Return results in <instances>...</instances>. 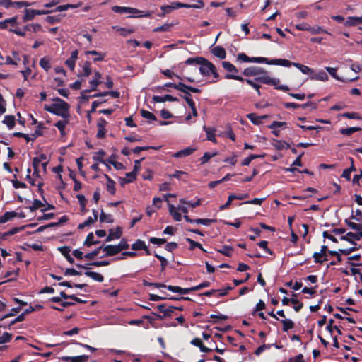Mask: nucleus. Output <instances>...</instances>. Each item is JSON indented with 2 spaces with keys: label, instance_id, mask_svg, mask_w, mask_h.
<instances>
[{
  "label": "nucleus",
  "instance_id": "nucleus-33",
  "mask_svg": "<svg viewBox=\"0 0 362 362\" xmlns=\"http://www.w3.org/2000/svg\"><path fill=\"white\" fill-rule=\"evenodd\" d=\"M361 129L358 127L342 128L339 130L340 133L343 135L351 136L352 134L360 131Z\"/></svg>",
  "mask_w": 362,
  "mask_h": 362
},
{
  "label": "nucleus",
  "instance_id": "nucleus-54",
  "mask_svg": "<svg viewBox=\"0 0 362 362\" xmlns=\"http://www.w3.org/2000/svg\"><path fill=\"white\" fill-rule=\"evenodd\" d=\"M100 221L101 222L112 223L114 221L110 214H106L103 211H101L100 215Z\"/></svg>",
  "mask_w": 362,
  "mask_h": 362
},
{
  "label": "nucleus",
  "instance_id": "nucleus-15",
  "mask_svg": "<svg viewBox=\"0 0 362 362\" xmlns=\"http://www.w3.org/2000/svg\"><path fill=\"white\" fill-rule=\"evenodd\" d=\"M190 343H191V344H192L197 347H199L201 352L209 353V352L212 351L211 349L208 348L204 345L202 341L199 338H197V337L194 338L191 341Z\"/></svg>",
  "mask_w": 362,
  "mask_h": 362
},
{
  "label": "nucleus",
  "instance_id": "nucleus-56",
  "mask_svg": "<svg viewBox=\"0 0 362 362\" xmlns=\"http://www.w3.org/2000/svg\"><path fill=\"white\" fill-rule=\"evenodd\" d=\"M309 32L311 33V34H313V35H317V34H320L321 33H327V34L331 35V33H329L327 30H324L320 26H315V27H311L310 26V29Z\"/></svg>",
  "mask_w": 362,
  "mask_h": 362
},
{
  "label": "nucleus",
  "instance_id": "nucleus-20",
  "mask_svg": "<svg viewBox=\"0 0 362 362\" xmlns=\"http://www.w3.org/2000/svg\"><path fill=\"white\" fill-rule=\"evenodd\" d=\"M211 53L216 57L224 59L226 57V52L225 49L221 46H216L211 49Z\"/></svg>",
  "mask_w": 362,
  "mask_h": 362
},
{
  "label": "nucleus",
  "instance_id": "nucleus-2",
  "mask_svg": "<svg viewBox=\"0 0 362 362\" xmlns=\"http://www.w3.org/2000/svg\"><path fill=\"white\" fill-rule=\"evenodd\" d=\"M237 60L243 62L265 63L269 65H279L286 67L293 66V64L295 63L284 59H269L268 58L263 57H250L243 52L238 54Z\"/></svg>",
  "mask_w": 362,
  "mask_h": 362
},
{
  "label": "nucleus",
  "instance_id": "nucleus-26",
  "mask_svg": "<svg viewBox=\"0 0 362 362\" xmlns=\"http://www.w3.org/2000/svg\"><path fill=\"white\" fill-rule=\"evenodd\" d=\"M293 66L296 68L298 69L303 74H310L312 75L313 70L306 65L301 64L300 63L296 62L293 64Z\"/></svg>",
  "mask_w": 362,
  "mask_h": 362
},
{
  "label": "nucleus",
  "instance_id": "nucleus-10",
  "mask_svg": "<svg viewBox=\"0 0 362 362\" xmlns=\"http://www.w3.org/2000/svg\"><path fill=\"white\" fill-rule=\"evenodd\" d=\"M256 82H259L264 84L276 86L279 83L280 81L279 78H271L268 76H259L255 78Z\"/></svg>",
  "mask_w": 362,
  "mask_h": 362
},
{
  "label": "nucleus",
  "instance_id": "nucleus-17",
  "mask_svg": "<svg viewBox=\"0 0 362 362\" xmlns=\"http://www.w3.org/2000/svg\"><path fill=\"white\" fill-rule=\"evenodd\" d=\"M103 251L105 252V254L103 256H102L101 257H107V256H114V255H116L118 253H119V252L117 249V246L113 245H104Z\"/></svg>",
  "mask_w": 362,
  "mask_h": 362
},
{
  "label": "nucleus",
  "instance_id": "nucleus-28",
  "mask_svg": "<svg viewBox=\"0 0 362 362\" xmlns=\"http://www.w3.org/2000/svg\"><path fill=\"white\" fill-rule=\"evenodd\" d=\"M185 240L187 243H189V250H194L195 247H197L200 249L202 251L206 252V250L202 247V245L199 243L196 242L189 238H186Z\"/></svg>",
  "mask_w": 362,
  "mask_h": 362
},
{
  "label": "nucleus",
  "instance_id": "nucleus-35",
  "mask_svg": "<svg viewBox=\"0 0 362 362\" xmlns=\"http://www.w3.org/2000/svg\"><path fill=\"white\" fill-rule=\"evenodd\" d=\"M264 154H262V155L251 154L243 160V162L241 163V165L247 166L250 165V163H251V161L252 160L258 158H264Z\"/></svg>",
  "mask_w": 362,
  "mask_h": 362
},
{
  "label": "nucleus",
  "instance_id": "nucleus-31",
  "mask_svg": "<svg viewBox=\"0 0 362 362\" xmlns=\"http://www.w3.org/2000/svg\"><path fill=\"white\" fill-rule=\"evenodd\" d=\"M222 66L226 71L230 73L237 74L238 72V69L236 68V66L229 62H222Z\"/></svg>",
  "mask_w": 362,
  "mask_h": 362
},
{
  "label": "nucleus",
  "instance_id": "nucleus-12",
  "mask_svg": "<svg viewBox=\"0 0 362 362\" xmlns=\"http://www.w3.org/2000/svg\"><path fill=\"white\" fill-rule=\"evenodd\" d=\"M25 226L14 227L7 232H5L0 235V244L2 241L6 240L8 237L15 235L16 233L24 230Z\"/></svg>",
  "mask_w": 362,
  "mask_h": 362
},
{
  "label": "nucleus",
  "instance_id": "nucleus-40",
  "mask_svg": "<svg viewBox=\"0 0 362 362\" xmlns=\"http://www.w3.org/2000/svg\"><path fill=\"white\" fill-rule=\"evenodd\" d=\"M175 23H165L161 26L157 27L153 29V32L160 33V32H168L170 30V28L173 26Z\"/></svg>",
  "mask_w": 362,
  "mask_h": 362
},
{
  "label": "nucleus",
  "instance_id": "nucleus-37",
  "mask_svg": "<svg viewBox=\"0 0 362 362\" xmlns=\"http://www.w3.org/2000/svg\"><path fill=\"white\" fill-rule=\"evenodd\" d=\"M281 322L283 325L282 329L284 332H288L294 327V322L290 319H284L281 320Z\"/></svg>",
  "mask_w": 362,
  "mask_h": 362
},
{
  "label": "nucleus",
  "instance_id": "nucleus-23",
  "mask_svg": "<svg viewBox=\"0 0 362 362\" xmlns=\"http://www.w3.org/2000/svg\"><path fill=\"white\" fill-rule=\"evenodd\" d=\"M349 160L351 161L350 168L345 169L342 173V177L346 178L347 180H350V179H351V173L356 170V169L354 165V159L352 158L349 157Z\"/></svg>",
  "mask_w": 362,
  "mask_h": 362
},
{
  "label": "nucleus",
  "instance_id": "nucleus-5",
  "mask_svg": "<svg viewBox=\"0 0 362 362\" xmlns=\"http://www.w3.org/2000/svg\"><path fill=\"white\" fill-rule=\"evenodd\" d=\"M225 78H226V79L237 80V81H241V82L245 81L248 85H250L253 88H255V90L257 91V93L259 96L261 95V92H260L261 86H260V85L255 83L254 81H252V79L244 78H243L240 76L235 75V74H227L225 76Z\"/></svg>",
  "mask_w": 362,
  "mask_h": 362
},
{
  "label": "nucleus",
  "instance_id": "nucleus-51",
  "mask_svg": "<svg viewBox=\"0 0 362 362\" xmlns=\"http://www.w3.org/2000/svg\"><path fill=\"white\" fill-rule=\"evenodd\" d=\"M112 11L117 13H129V7L114 6Z\"/></svg>",
  "mask_w": 362,
  "mask_h": 362
},
{
  "label": "nucleus",
  "instance_id": "nucleus-46",
  "mask_svg": "<svg viewBox=\"0 0 362 362\" xmlns=\"http://www.w3.org/2000/svg\"><path fill=\"white\" fill-rule=\"evenodd\" d=\"M169 6L171 11L173 9H177L181 8H189V4L181 3L179 1L172 2L171 4L169 5Z\"/></svg>",
  "mask_w": 362,
  "mask_h": 362
},
{
  "label": "nucleus",
  "instance_id": "nucleus-42",
  "mask_svg": "<svg viewBox=\"0 0 362 362\" xmlns=\"http://www.w3.org/2000/svg\"><path fill=\"white\" fill-rule=\"evenodd\" d=\"M217 155V152L209 153L205 152L202 157L200 158L201 164H205L207 163L211 158L214 157Z\"/></svg>",
  "mask_w": 362,
  "mask_h": 362
},
{
  "label": "nucleus",
  "instance_id": "nucleus-32",
  "mask_svg": "<svg viewBox=\"0 0 362 362\" xmlns=\"http://www.w3.org/2000/svg\"><path fill=\"white\" fill-rule=\"evenodd\" d=\"M15 217H16V211H6L3 216L0 217V224L4 223Z\"/></svg>",
  "mask_w": 362,
  "mask_h": 362
},
{
  "label": "nucleus",
  "instance_id": "nucleus-36",
  "mask_svg": "<svg viewBox=\"0 0 362 362\" xmlns=\"http://www.w3.org/2000/svg\"><path fill=\"white\" fill-rule=\"evenodd\" d=\"M132 249L135 251L142 250L146 249V243L141 239H137L134 243L132 245Z\"/></svg>",
  "mask_w": 362,
  "mask_h": 362
},
{
  "label": "nucleus",
  "instance_id": "nucleus-53",
  "mask_svg": "<svg viewBox=\"0 0 362 362\" xmlns=\"http://www.w3.org/2000/svg\"><path fill=\"white\" fill-rule=\"evenodd\" d=\"M180 202L187 204V205L191 206L192 208H196L201 204V199H197V200L196 202H193L192 201H186L184 199H180Z\"/></svg>",
  "mask_w": 362,
  "mask_h": 362
},
{
  "label": "nucleus",
  "instance_id": "nucleus-27",
  "mask_svg": "<svg viewBox=\"0 0 362 362\" xmlns=\"http://www.w3.org/2000/svg\"><path fill=\"white\" fill-rule=\"evenodd\" d=\"M357 19H360V16H349L347 18L344 24L345 26L347 27H351L355 26L358 24H362V22L359 21Z\"/></svg>",
  "mask_w": 362,
  "mask_h": 362
},
{
  "label": "nucleus",
  "instance_id": "nucleus-58",
  "mask_svg": "<svg viewBox=\"0 0 362 362\" xmlns=\"http://www.w3.org/2000/svg\"><path fill=\"white\" fill-rule=\"evenodd\" d=\"M21 310V307H16L11 309V312L4 315L0 318V321L4 320L6 318L10 317L11 316H14L16 314L18 313Z\"/></svg>",
  "mask_w": 362,
  "mask_h": 362
},
{
  "label": "nucleus",
  "instance_id": "nucleus-3",
  "mask_svg": "<svg viewBox=\"0 0 362 362\" xmlns=\"http://www.w3.org/2000/svg\"><path fill=\"white\" fill-rule=\"evenodd\" d=\"M70 106L67 103H52L50 105H45L44 110L57 116L62 117L65 119L69 117Z\"/></svg>",
  "mask_w": 362,
  "mask_h": 362
},
{
  "label": "nucleus",
  "instance_id": "nucleus-63",
  "mask_svg": "<svg viewBox=\"0 0 362 362\" xmlns=\"http://www.w3.org/2000/svg\"><path fill=\"white\" fill-rule=\"evenodd\" d=\"M286 141L281 140L274 139V143L272 144L273 146L275 149L278 151H281L285 147Z\"/></svg>",
  "mask_w": 362,
  "mask_h": 362
},
{
  "label": "nucleus",
  "instance_id": "nucleus-24",
  "mask_svg": "<svg viewBox=\"0 0 362 362\" xmlns=\"http://www.w3.org/2000/svg\"><path fill=\"white\" fill-rule=\"evenodd\" d=\"M84 274L86 276L90 277L92 279H93L94 281H98V282H103L104 281L103 276L97 272L86 271L84 272Z\"/></svg>",
  "mask_w": 362,
  "mask_h": 362
},
{
  "label": "nucleus",
  "instance_id": "nucleus-55",
  "mask_svg": "<svg viewBox=\"0 0 362 362\" xmlns=\"http://www.w3.org/2000/svg\"><path fill=\"white\" fill-rule=\"evenodd\" d=\"M327 71L335 79L339 81H344L342 78H341L337 74V69L333 67H326Z\"/></svg>",
  "mask_w": 362,
  "mask_h": 362
},
{
  "label": "nucleus",
  "instance_id": "nucleus-34",
  "mask_svg": "<svg viewBox=\"0 0 362 362\" xmlns=\"http://www.w3.org/2000/svg\"><path fill=\"white\" fill-rule=\"evenodd\" d=\"M203 128L206 133L207 139L213 143H216L214 130L209 127H206V126H204Z\"/></svg>",
  "mask_w": 362,
  "mask_h": 362
},
{
  "label": "nucleus",
  "instance_id": "nucleus-18",
  "mask_svg": "<svg viewBox=\"0 0 362 362\" xmlns=\"http://www.w3.org/2000/svg\"><path fill=\"white\" fill-rule=\"evenodd\" d=\"M58 250L70 264H74V259L70 255L71 247L69 246H62Z\"/></svg>",
  "mask_w": 362,
  "mask_h": 362
},
{
  "label": "nucleus",
  "instance_id": "nucleus-30",
  "mask_svg": "<svg viewBox=\"0 0 362 362\" xmlns=\"http://www.w3.org/2000/svg\"><path fill=\"white\" fill-rule=\"evenodd\" d=\"M85 54L86 55L90 54V55L98 56V58H94L93 59V62H94L103 61L105 57V54L101 53V52H98L96 50H88V51L85 52Z\"/></svg>",
  "mask_w": 362,
  "mask_h": 362
},
{
  "label": "nucleus",
  "instance_id": "nucleus-57",
  "mask_svg": "<svg viewBox=\"0 0 362 362\" xmlns=\"http://www.w3.org/2000/svg\"><path fill=\"white\" fill-rule=\"evenodd\" d=\"M41 28V25L38 23H33V24H28L23 27V30L26 31H29L30 30H33V32H37Z\"/></svg>",
  "mask_w": 362,
  "mask_h": 362
},
{
  "label": "nucleus",
  "instance_id": "nucleus-16",
  "mask_svg": "<svg viewBox=\"0 0 362 362\" xmlns=\"http://www.w3.org/2000/svg\"><path fill=\"white\" fill-rule=\"evenodd\" d=\"M310 79L321 81H327L329 79L328 75L325 71H320L317 73L313 72L312 75L310 76Z\"/></svg>",
  "mask_w": 362,
  "mask_h": 362
},
{
  "label": "nucleus",
  "instance_id": "nucleus-38",
  "mask_svg": "<svg viewBox=\"0 0 362 362\" xmlns=\"http://www.w3.org/2000/svg\"><path fill=\"white\" fill-rule=\"evenodd\" d=\"M169 212L176 221H181V219H182L181 214L179 212L175 211V207L172 204H169Z\"/></svg>",
  "mask_w": 362,
  "mask_h": 362
},
{
  "label": "nucleus",
  "instance_id": "nucleus-13",
  "mask_svg": "<svg viewBox=\"0 0 362 362\" xmlns=\"http://www.w3.org/2000/svg\"><path fill=\"white\" fill-rule=\"evenodd\" d=\"M162 74L165 76H166L167 78H172L173 76H175L180 80L185 79L186 81L191 82V83L194 82V79L193 78H192L190 76H181L180 75H177L169 69H165V70L162 71ZM182 76H183V75L182 74Z\"/></svg>",
  "mask_w": 362,
  "mask_h": 362
},
{
  "label": "nucleus",
  "instance_id": "nucleus-62",
  "mask_svg": "<svg viewBox=\"0 0 362 362\" xmlns=\"http://www.w3.org/2000/svg\"><path fill=\"white\" fill-rule=\"evenodd\" d=\"M117 246V249L120 252L122 250H127L129 247V245L127 243V240L125 238H122Z\"/></svg>",
  "mask_w": 362,
  "mask_h": 362
},
{
  "label": "nucleus",
  "instance_id": "nucleus-1",
  "mask_svg": "<svg viewBox=\"0 0 362 362\" xmlns=\"http://www.w3.org/2000/svg\"><path fill=\"white\" fill-rule=\"evenodd\" d=\"M187 65H200L199 71L203 76H209L212 74L214 78L218 79L219 78L215 65L202 57H189L185 62H180L178 64V68L181 69V74L184 75L185 66Z\"/></svg>",
  "mask_w": 362,
  "mask_h": 362
},
{
  "label": "nucleus",
  "instance_id": "nucleus-7",
  "mask_svg": "<svg viewBox=\"0 0 362 362\" xmlns=\"http://www.w3.org/2000/svg\"><path fill=\"white\" fill-rule=\"evenodd\" d=\"M362 238V231L357 233L349 232L345 235L340 237V240H345L349 243L357 245V243L354 240H360Z\"/></svg>",
  "mask_w": 362,
  "mask_h": 362
},
{
  "label": "nucleus",
  "instance_id": "nucleus-50",
  "mask_svg": "<svg viewBox=\"0 0 362 362\" xmlns=\"http://www.w3.org/2000/svg\"><path fill=\"white\" fill-rule=\"evenodd\" d=\"M324 256L319 252H315L313 254L315 263L322 264L324 262L327 261L328 259H322Z\"/></svg>",
  "mask_w": 362,
  "mask_h": 362
},
{
  "label": "nucleus",
  "instance_id": "nucleus-25",
  "mask_svg": "<svg viewBox=\"0 0 362 362\" xmlns=\"http://www.w3.org/2000/svg\"><path fill=\"white\" fill-rule=\"evenodd\" d=\"M2 122L7 126L9 129L15 127L16 118L13 115H6Z\"/></svg>",
  "mask_w": 362,
  "mask_h": 362
},
{
  "label": "nucleus",
  "instance_id": "nucleus-4",
  "mask_svg": "<svg viewBox=\"0 0 362 362\" xmlns=\"http://www.w3.org/2000/svg\"><path fill=\"white\" fill-rule=\"evenodd\" d=\"M358 250V247H356V245H354V247H350V248H347V249H339L338 251H329V254L332 256H334V257H337V261H332L329 265H327V268L329 267L330 265H335L337 264V263H340L342 261V257L341 256V255H350L351 252L356 251Z\"/></svg>",
  "mask_w": 362,
  "mask_h": 362
},
{
  "label": "nucleus",
  "instance_id": "nucleus-19",
  "mask_svg": "<svg viewBox=\"0 0 362 362\" xmlns=\"http://www.w3.org/2000/svg\"><path fill=\"white\" fill-rule=\"evenodd\" d=\"M195 150L196 149L194 148L187 147L174 153L173 157L177 158L186 157L192 154Z\"/></svg>",
  "mask_w": 362,
  "mask_h": 362
},
{
  "label": "nucleus",
  "instance_id": "nucleus-59",
  "mask_svg": "<svg viewBox=\"0 0 362 362\" xmlns=\"http://www.w3.org/2000/svg\"><path fill=\"white\" fill-rule=\"evenodd\" d=\"M154 256H155V257H156L158 260H160V267H161V272H163V271L165 269V267H167V265H168V261H167V259H166L164 257H163V256H161V255H158V254H157V253H155V254H154Z\"/></svg>",
  "mask_w": 362,
  "mask_h": 362
},
{
  "label": "nucleus",
  "instance_id": "nucleus-44",
  "mask_svg": "<svg viewBox=\"0 0 362 362\" xmlns=\"http://www.w3.org/2000/svg\"><path fill=\"white\" fill-rule=\"evenodd\" d=\"M40 66L46 71H48L51 68L49 59L46 57L42 58L40 61Z\"/></svg>",
  "mask_w": 362,
  "mask_h": 362
},
{
  "label": "nucleus",
  "instance_id": "nucleus-21",
  "mask_svg": "<svg viewBox=\"0 0 362 362\" xmlns=\"http://www.w3.org/2000/svg\"><path fill=\"white\" fill-rule=\"evenodd\" d=\"M104 176L107 180V190L110 194L114 195L116 192L115 182L107 175L105 174Z\"/></svg>",
  "mask_w": 362,
  "mask_h": 362
},
{
  "label": "nucleus",
  "instance_id": "nucleus-14",
  "mask_svg": "<svg viewBox=\"0 0 362 362\" xmlns=\"http://www.w3.org/2000/svg\"><path fill=\"white\" fill-rule=\"evenodd\" d=\"M153 101L154 103H164L165 101L177 102L179 99L177 97H174L171 95H165L164 96L153 95Z\"/></svg>",
  "mask_w": 362,
  "mask_h": 362
},
{
  "label": "nucleus",
  "instance_id": "nucleus-43",
  "mask_svg": "<svg viewBox=\"0 0 362 362\" xmlns=\"http://www.w3.org/2000/svg\"><path fill=\"white\" fill-rule=\"evenodd\" d=\"M247 117L255 125H259L262 124V121H260L259 117L255 113L247 114Z\"/></svg>",
  "mask_w": 362,
  "mask_h": 362
},
{
  "label": "nucleus",
  "instance_id": "nucleus-52",
  "mask_svg": "<svg viewBox=\"0 0 362 362\" xmlns=\"http://www.w3.org/2000/svg\"><path fill=\"white\" fill-rule=\"evenodd\" d=\"M216 222V219H209V218H196L194 221L195 223L202 224L204 226H209L212 223Z\"/></svg>",
  "mask_w": 362,
  "mask_h": 362
},
{
  "label": "nucleus",
  "instance_id": "nucleus-61",
  "mask_svg": "<svg viewBox=\"0 0 362 362\" xmlns=\"http://www.w3.org/2000/svg\"><path fill=\"white\" fill-rule=\"evenodd\" d=\"M44 128L42 123H39L37 129H35L34 134H32V139H35L37 136H40L43 134L42 129Z\"/></svg>",
  "mask_w": 362,
  "mask_h": 362
},
{
  "label": "nucleus",
  "instance_id": "nucleus-6",
  "mask_svg": "<svg viewBox=\"0 0 362 362\" xmlns=\"http://www.w3.org/2000/svg\"><path fill=\"white\" fill-rule=\"evenodd\" d=\"M157 309L158 310V311L160 313H163V315L157 314V313H153V312L152 313V315H155L156 317L158 320H161L164 319V317H170L171 316V314L175 310V306H168V307H167V305L165 304H160V305L157 306Z\"/></svg>",
  "mask_w": 362,
  "mask_h": 362
},
{
  "label": "nucleus",
  "instance_id": "nucleus-8",
  "mask_svg": "<svg viewBox=\"0 0 362 362\" xmlns=\"http://www.w3.org/2000/svg\"><path fill=\"white\" fill-rule=\"evenodd\" d=\"M266 73V71L263 68L258 66H250L245 69L243 71V74L247 77L256 76L265 74Z\"/></svg>",
  "mask_w": 362,
  "mask_h": 362
},
{
  "label": "nucleus",
  "instance_id": "nucleus-29",
  "mask_svg": "<svg viewBox=\"0 0 362 362\" xmlns=\"http://www.w3.org/2000/svg\"><path fill=\"white\" fill-rule=\"evenodd\" d=\"M99 243H100L99 240H94V235L91 232V233H89L88 234V235L86 236V238L85 241L83 242V245L87 246V247H90L91 245H97Z\"/></svg>",
  "mask_w": 362,
  "mask_h": 362
},
{
  "label": "nucleus",
  "instance_id": "nucleus-11",
  "mask_svg": "<svg viewBox=\"0 0 362 362\" xmlns=\"http://www.w3.org/2000/svg\"><path fill=\"white\" fill-rule=\"evenodd\" d=\"M122 235V229L121 227L117 226L115 229V230H113L112 229H110L109 230V234L107 237L105 239L106 242L111 241L114 239H119L121 238Z\"/></svg>",
  "mask_w": 362,
  "mask_h": 362
},
{
  "label": "nucleus",
  "instance_id": "nucleus-39",
  "mask_svg": "<svg viewBox=\"0 0 362 362\" xmlns=\"http://www.w3.org/2000/svg\"><path fill=\"white\" fill-rule=\"evenodd\" d=\"M334 320L333 319H329V322H328V325L326 327V329L330 333V334H332L333 332V330L335 329L337 331V332L338 333V334H341V329L336 325H333V323H334Z\"/></svg>",
  "mask_w": 362,
  "mask_h": 362
},
{
  "label": "nucleus",
  "instance_id": "nucleus-48",
  "mask_svg": "<svg viewBox=\"0 0 362 362\" xmlns=\"http://www.w3.org/2000/svg\"><path fill=\"white\" fill-rule=\"evenodd\" d=\"M44 204L39 199H34L33 204L28 207L31 212L35 211L37 209L42 207Z\"/></svg>",
  "mask_w": 362,
  "mask_h": 362
},
{
  "label": "nucleus",
  "instance_id": "nucleus-22",
  "mask_svg": "<svg viewBox=\"0 0 362 362\" xmlns=\"http://www.w3.org/2000/svg\"><path fill=\"white\" fill-rule=\"evenodd\" d=\"M82 68H83V73L78 74V75H77L78 77H81V76L88 77L91 74L92 70H91V67H90V62L89 61H86L83 63Z\"/></svg>",
  "mask_w": 362,
  "mask_h": 362
},
{
  "label": "nucleus",
  "instance_id": "nucleus-45",
  "mask_svg": "<svg viewBox=\"0 0 362 362\" xmlns=\"http://www.w3.org/2000/svg\"><path fill=\"white\" fill-rule=\"evenodd\" d=\"M233 247L229 245H223L221 250H218V252L225 256L231 257Z\"/></svg>",
  "mask_w": 362,
  "mask_h": 362
},
{
  "label": "nucleus",
  "instance_id": "nucleus-60",
  "mask_svg": "<svg viewBox=\"0 0 362 362\" xmlns=\"http://www.w3.org/2000/svg\"><path fill=\"white\" fill-rule=\"evenodd\" d=\"M95 153L97 154V156H94L93 157V159L95 161L102 163H105V160L103 158V156L105 155V152L103 150H100L99 151H98Z\"/></svg>",
  "mask_w": 362,
  "mask_h": 362
},
{
  "label": "nucleus",
  "instance_id": "nucleus-9",
  "mask_svg": "<svg viewBox=\"0 0 362 362\" xmlns=\"http://www.w3.org/2000/svg\"><path fill=\"white\" fill-rule=\"evenodd\" d=\"M107 121L103 118L100 117L98 122L97 127H98V132L96 134V136L98 139H103L105 136L106 134V129L105 126L107 125Z\"/></svg>",
  "mask_w": 362,
  "mask_h": 362
},
{
  "label": "nucleus",
  "instance_id": "nucleus-49",
  "mask_svg": "<svg viewBox=\"0 0 362 362\" xmlns=\"http://www.w3.org/2000/svg\"><path fill=\"white\" fill-rule=\"evenodd\" d=\"M341 116L343 117L351 119H362V117H361L359 115V114H358L357 112H344V113L341 114Z\"/></svg>",
  "mask_w": 362,
  "mask_h": 362
},
{
  "label": "nucleus",
  "instance_id": "nucleus-64",
  "mask_svg": "<svg viewBox=\"0 0 362 362\" xmlns=\"http://www.w3.org/2000/svg\"><path fill=\"white\" fill-rule=\"evenodd\" d=\"M61 16H47L45 18L46 22L54 24L55 23H59L61 21Z\"/></svg>",
  "mask_w": 362,
  "mask_h": 362
},
{
  "label": "nucleus",
  "instance_id": "nucleus-41",
  "mask_svg": "<svg viewBox=\"0 0 362 362\" xmlns=\"http://www.w3.org/2000/svg\"><path fill=\"white\" fill-rule=\"evenodd\" d=\"M140 113L144 118L148 119L150 122L151 121H156L157 119L156 117L153 113L148 110L142 109L141 110Z\"/></svg>",
  "mask_w": 362,
  "mask_h": 362
},
{
  "label": "nucleus",
  "instance_id": "nucleus-47",
  "mask_svg": "<svg viewBox=\"0 0 362 362\" xmlns=\"http://www.w3.org/2000/svg\"><path fill=\"white\" fill-rule=\"evenodd\" d=\"M33 10V9H25V15L23 17V22L32 21L35 18V16H36V14L32 13Z\"/></svg>",
  "mask_w": 362,
  "mask_h": 362
}]
</instances>
